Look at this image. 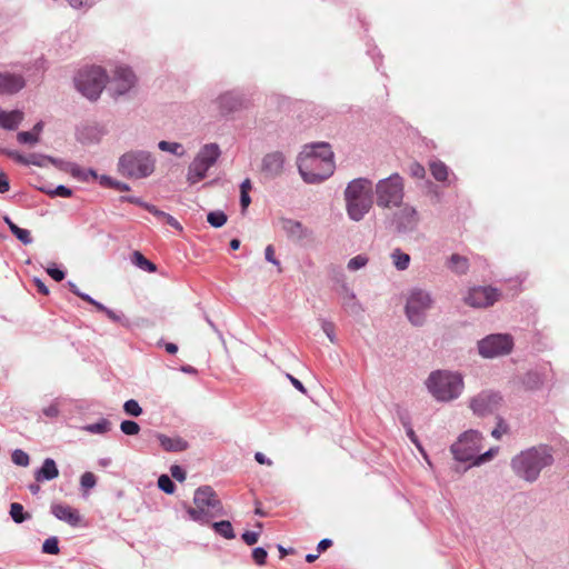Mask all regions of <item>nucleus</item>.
<instances>
[{"label": "nucleus", "mask_w": 569, "mask_h": 569, "mask_svg": "<svg viewBox=\"0 0 569 569\" xmlns=\"http://www.w3.org/2000/svg\"><path fill=\"white\" fill-rule=\"evenodd\" d=\"M287 378L289 379V381L292 383V386L299 390L300 392L302 393H306L307 390L306 388L303 387L302 382L300 380H298L297 378H295L293 376H291L290 373H287Z\"/></svg>", "instance_id": "0e129e2a"}, {"label": "nucleus", "mask_w": 569, "mask_h": 569, "mask_svg": "<svg viewBox=\"0 0 569 569\" xmlns=\"http://www.w3.org/2000/svg\"><path fill=\"white\" fill-rule=\"evenodd\" d=\"M340 297L342 307L347 312L352 316H360L363 313L365 308L357 299L355 291L350 287L343 286L340 291Z\"/></svg>", "instance_id": "aec40b11"}, {"label": "nucleus", "mask_w": 569, "mask_h": 569, "mask_svg": "<svg viewBox=\"0 0 569 569\" xmlns=\"http://www.w3.org/2000/svg\"><path fill=\"white\" fill-rule=\"evenodd\" d=\"M42 552L48 555H58L60 552L57 537H50L42 543Z\"/></svg>", "instance_id": "79ce46f5"}, {"label": "nucleus", "mask_w": 569, "mask_h": 569, "mask_svg": "<svg viewBox=\"0 0 569 569\" xmlns=\"http://www.w3.org/2000/svg\"><path fill=\"white\" fill-rule=\"evenodd\" d=\"M123 410L127 415L132 417H139L142 413V408L138 403V401L130 399L127 400L123 405Z\"/></svg>", "instance_id": "49530a36"}, {"label": "nucleus", "mask_w": 569, "mask_h": 569, "mask_svg": "<svg viewBox=\"0 0 569 569\" xmlns=\"http://www.w3.org/2000/svg\"><path fill=\"white\" fill-rule=\"evenodd\" d=\"M286 163V156L281 151H272L262 158L261 169L262 172L270 177H279L283 172Z\"/></svg>", "instance_id": "f3484780"}, {"label": "nucleus", "mask_w": 569, "mask_h": 569, "mask_svg": "<svg viewBox=\"0 0 569 569\" xmlns=\"http://www.w3.org/2000/svg\"><path fill=\"white\" fill-rule=\"evenodd\" d=\"M433 305L435 299L429 290L418 287L410 289L405 306L408 321L415 327H422L427 322L428 312Z\"/></svg>", "instance_id": "1a4fd4ad"}, {"label": "nucleus", "mask_w": 569, "mask_h": 569, "mask_svg": "<svg viewBox=\"0 0 569 569\" xmlns=\"http://www.w3.org/2000/svg\"><path fill=\"white\" fill-rule=\"evenodd\" d=\"M432 177L440 182H443L449 177V168L440 160H432L429 163Z\"/></svg>", "instance_id": "2f4dec72"}, {"label": "nucleus", "mask_w": 569, "mask_h": 569, "mask_svg": "<svg viewBox=\"0 0 569 569\" xmlns=\"http://www.w3.org/2000/svg\"><path fill=\"white\" fill-rule=\"evenodd\" d=\"M552 462V449L547 445H539L516 455L511 459L510 467L518 478L527 482H535L540 472Z\"/></svg>", "instance_id": "f03ea898"}, {"label": "nucleus", "mask_w": 569, "mask_h": 569, "mask_svg": "<svg viewBox=\"0 0 569 569\" xmlns=\"http://www.w3.org/2000/svg\"><path fill=\"white\" fill-rule=\"evenodd\" d=\"M144 209H147L156 218H158L159 220H163L166 223H168L169 226L173 227L174 229H178V230L182 229L181 224L178 222V220L174 217H172L171 214H169V213H167L164 211L159 210L154 206H152V204H144Z\"/></svg>", "instance_id": "c756f323"}, {"label": "nucleus", "mask_w": 569, "mask_h": 569, "mask_svg": "<svg viewBox=\"0 0 569 569\" xmlns=\"http://www.w3.org/2000/svg\"><path fill=\"white\" fill-rule=\"evenodd\" d=\"M81 429L92 435H106L111 430V422L106 418H101L94 423L83 426Z\"/></svg>", "instance_id": "7c9ffc66"}, {"label": "nucleus", "mask_w": 569, "mask_h": 569, "mask_svg": "<svg viewBox=\"0 0 569 569\" xmlns=\"http://www.w3.org/2000/svg\"><path fill=\"white\" fill-rule=\"evenodd\" d=\"M499 296V292L495 288L475 287L468 291L465 301L473 308H487L492 306L498 300Z\"/></svg>", "instance_id": "2eb2a0df"}, {"label": "nucleus", "mask_w": 569, "mask_h": 569, "mask_svg": "<svg viewBox=\"0 0 569 569\" xmlns=\"http://www.w3.org/2000/svg\"><path fill=\"white\" fill-rule=\"evenodd\" d=\"M319 322H320L322 331L328 337V339L332 343H336L337 342V337H336V333H335V325L331 321H329L327 319H323V318H320Z\"/></svg>", "instance_id": "37998d69"}, {"label": "nucleus", "mask_w": 569, "mask_h": 569, "mask_svg": "<svg viewBox=\"0 0 569 569\" xmlns=\"http://www.w3.org/2000/svg\"><path fill=\"white\" fill-rule=\"evenodd\" d=\"M346 211L352 221H361L372 207V182L367 178L351 180L343 192Z\"/></svg>", "instance_id": "20e7f679"}, {"label": "nucleus", "mask_w": 569, "mask_h": 569, "mask_svg": "<svg viewBox=\"0 0 569 569\" xmlns=\"http://www.w3.org/2000/svg\"><path fill=\"white\" fill-rule=\"evenodd\" d=\"M108 73L100 66H83L73 76V83L77 91L91 101L101 96L108 82Z\"/></svg>", "instance_id": "0eeeda50"}, {"label": "nucleus", "mask_w": 569, "mask_h": 569, "mask_svg": "<svg viewBox=\"0 0 569 569\" xmlns=\"http://www.w3.org/2000/svg\"><path fill=\"white\" fill-rule=\"evenodd\" d=\"M483 436L478 430H467L451 445V453L460 462H472L482 448Z\"/></svg>", "instance_id": "9b49d317"}, {"label": "nucleus", "mask_w": 569, "mask_h": 569, "mask_svg": "<svg viewBox=\"0 0 569 569\" xmlns=\"http://www.w3.org/2000/svg\"><path fill=\"white\" fill-rule=\"evenodd\" d=\"M264 258L268 262L272 263L273 266L278 267L279 271H281L280 268V261L276 258L274 254V248L272 244H269L264 249Z\"/></svg>", "instance_id": "864d4df0"}, {"label": "nucleus", "mask_w": 569, "mask_h": 569, "mask_svg": "<svg viewBox=\"0 0 569 569\" xmlns=\"http://www.w3.org/2000/svg\"><path fill=\"white\" fill-rule=\"evenodd\" d=\"M390 258L395 268L399 271H405L409 268L410 256L403 252L401 249L396 248L391 251Z\"/></svg>", "instance_id": "cd10ccee"}, {"label": "nucleus", "mask_w": 569, "mask_h": 569, "mask_svg": "<svg viewBox=\"0 0 569 569\" xmlns=\"http://www.w3.org/2000/svg\"><path fill=\"white\" fill-rule=\"evenodd\" d=\"M194 507H187L189 518L200 525H208L212 518L224 515L223 506L213 489L200 487L193 495Z\"/></svg>", "instance_id": "423d86ee"}, {"label": "nucleus", "mask_w": 569, "mask_h": 569, "mask_svg": "<svg viewBox=\"0 0 569 569\" xmlns=\"http://www.w3.org/2000/svg\"><path fill=\"white\" fill-rule=\"evenodd\" d=\"M397 208L398 211L392 214V224L397 232L409 233L416 230L420 221L416 208L408 203H402Z\"/></svg>", "instance_id": "4468645a"}, {"label": "nucleus", "mask_w": 569, "mask_h": 569, "mask_svg": "<svg viewBox=\"0 0 569 569\" xmlns=\"http://www.w3.org/2000/svg\"><path fill=\"white\" fill-rule=\"evenodd\" d=\"M58 476H59L58 467L56 465V461L51 458H46L43 460L41 468H39L34 472V479L38 482L50 481V480L56 479Z\"/></svg>", "instance_id": "5701e85b"}, {"label": "nucleus", "mask_w": 569, "mask_h": 569, "mask_svg": "<svg viewBox=\"0 0 569 569\" xmlns=\"http://www.w3.org/2000/svg\"><path fill=\"white\" fill-rule=\"evenodd\" d=\"M158 148L159 150L171 153L178 158L186 156V149L180 142L161 140L158 142Z\"/></svg>", "instance_id": "c85d7f7f"}, {"label": "nucleus", "mask_w": 569, "mask_h": 569, "mask_svg": "<svg viewBox=\"0 0 569 569\" xmlns=\"http://www.w3.org/2000/svg\"><path fill=\"white\" fill-rule=\"evenodd\" d=\"M23 120V112L20 110H0V127L6 130H16Z\"/></svg>", "instance_id": "b1692460"}, {"label": "nucleus", "mask_w": 569, "mask_h": 569, "mask_svg": "<svg viewBox=\"0 0 569 569\" xmlns=\"http://www.w3.org/2000/svg\"><path fill=\"white\" fill-rule=\"evenodd\" d=\"M513 348V339L507 333H493L478 341V351L482 358L493 359L507 356Z\"/></svg>", "instance_id": "f8f14e48"}, {"label": "nucleus", "mask_w": 569, "mask_h": 569, "mask_svg": "<svg viewBox=\"0 0 569 569\" xmlns=\"http://www.w3.org/2000/svg\"><path fill=\"white\" fill-rule=\"evenodd\" d=\"M508 425L503 421L502 418H499L497 427L491 431V436L495 439H500L502 435L508 432Z\"/></svg>", "instance_id": "603ef678"}, {"label": "nucleus", "mask_w": 569, "mask_h": 569, "mask_svg": "<svg viewBox=\"0 0 569 569\" xmlns=\"http://www.w3.org/2000/svg\"><path fill=\"white\" fill-rule=\"evenodd\" d=\"M376 203L382 209H393L403 203L405 182L399 173L380 179L375 186Z\"/></svg>", "instance_id": "9d476101"}, {"label": "nucleus", "mask_w": 569, "mask_h": 569, "mask_svg": "<svg viewBox=\"0 0 569 569\" xmlns=\"http://www.w3.org/2000/svg\"><path fill=\"white\" fill-rule=\"evenodd\" d=\"M279 227L293 241H301L310 236V231L301 222L293 219L281 218Z\"/></svg>", "instance_id": "a211bd4d"}, {"label": "nucleus", "mask_w": 569, "mask_h": 569, "mask_svg": "<svg viewBox=\"0 0 569 569\" xmlns=\"http://www.w3.org/2000/svg\"><path fill=\"white\" fill-rule=\"evenodd\" d=\"M17 140L23 144L34 146L39 142V137L32 131H21L17 134Z\"/></svg>", "instance_id": "a18cd8bd"}, {"label": "nucleus", "mask_w": 569, "mask_h": 569, "mask_svg": "<svg viewBox=\"0 0 569 569\" xmlns=\"http://www.w3.org/2000/svg\"><path fill=\"white\" fill-rule=\"evenodd\" d=\"M132 262L140 269L148 271V272H154L156 271V264L149 261L142 253L139 251H134L132 254Z\"/></svg>", "instance_id": "f704fd0d"}, {"label": "nucleus", "mask_w": 569, "mask_h": 569, "mask_svg": "<svg viewBox=\"0 0 569 569\" xmlns=\"http://www.w3.org/2000/svg\"><path fill=\"white\" fill-rule=\"evenodd\" d=\"M48 274L56 281H61L64 279V272L56 267H49L47 269Z\"/></svg>", "instance_id": "052dcab7"}, {"label": "nucleus", "mask_w": 569, "mask_h": 569, "mask_svg": "<svg viewBox=\"0 0 569 569\" xmlns=\"http://www.w3.org/2000/svg\"><path fill=\"white\" fill-rule=\"evenodd\" d=\"M297 166L305 182L320 183L335 171L333 152L325 142L305 146L297 158Z\"/></svg>", "instance_id": "f257e3e1"}, {"label": "nucleus", "mask_w": 569, "mask_h": 569, "mask_svg": "<svg viewBox=\"0 0 569 569\" xmlns=\"http://www.w3.org/2000/svg\"><path fill=\"white\" fill-rule=\"evenodd\" d=\"M157 438H158L161 447L166 451L178 452V451H183L188 448V442L180 437H168V436L160 433L157 436Z\"/></svg>", "instance_id": "393cba45"}, {"label": "nucleus", "mask_w": 569, "mask_h": 569, "mask_svg": "<svg viewBox=\"0 0 569 569\" xmlns=\"http://www.w3.org/2000/svg\"><path fill=\"white\" fill-rule=\"evenodd\" d=\"M48 163H56V160L41 153H30L27 156L26 166L46 167Z\"/></svg>", "instance_id": "72a5a7b5"}, {"label": "nucleus", "mask_w": 569, "mask_h": 569, "mask_svg": "<svg viewBox=\"0 0 569 569\" xmlns=\"http://www.w3.org/2000/svg\"><path fill=\"white\" fill-rule=\"evenodd\" d=\"M157 168V157L144 149L124 152L117 163L118 172L129 179H144L152 176Z\"/></svg>", "instance_id": "39448f33"}, {"label": "nucleus", "mask_w": 569, "mask_h": 569, "mask_svg": "<svg viewBox=\"0 0 569 569\" xmlns=\"http://www.w3.org/2000/svg\"><path fill=\"white\" fill-rule=\"evenodd\" d=\"M207 221L214 228H220L227 222V216L222 211H211L207 216Z\"/></svg>", "instance_id": "58836bf2"}, {"label": "nucleus", "mask_w": 569, "mask_h": 569, "mask_svg": "<svg viewBox=\"0 0 569 569\" xmlns=\"http://www.w3.org/2000/svg\"><path fill=\"white\" fill-rule=\"evenodd\" d=\"M3 153L6 156L12 158L17 162L26 166L27 156H23V154H21L20 152L16 151V150H4Z\"/></svg>", "instance_id": "bf43d9fd"}, {"label": "nucleus", "mask_w": 569, "mask_h": 569, "mask_svg": "<svg viewBox=\"0 0 569 569\" xmlns=\"http://www.w3.org/2000/svg\"><path fill=\"white\" fill-rule=\"evenodd\" d=\"M409 173L413 178L423 179L426 176V170H425V167L422 164H420L419 162H412L409 166Z\"/></svg>", "instance_id": "3c124183"}, {"label": "nucleus", "mask_w": 569, "mask_h": 569, "mask_svg": "<svg viewBox=\"0 0 569 569\" xmlns=\"http://www.w3.org/2000/svg\"><path fill=\"white\" fill-rule=\"evenodd\" d=\"M425 387L436 401L447 403L462 395L465 380L459 371L438 369L429 373Z\"/></svg>", "instance_id": "7ed1b4c3"}, {"label": "nucleus", "mask_w": 569, "mask_h": 569, "mask_svg": "<svg viewBox=\"0 0 569 569\" xmlns=\"http://www.w3.org/2000/svg\"><path fill=\"white\" fill-rule=\"evenodd\" d=\"M10 183L9 180L4 177L3 173H0V193H4L9 191Z\"/></svg>", "instance_id": "774afa93"}, {"label": "nucleus", "mask_w": 569, "mask_h": 569, "mask_svg": "<svg viewBox=\"0 0 569 569\" xmlns=\"http://www.w3.org/2000/svg\"><path fill=\"white\" fill-rule=\"evenodd\" d=\"M158 487L166 493H173L176 486L167 475H161L158 479Z\"/></svg>", "instance_id": "de8ad7c7"}, {"label": "nucleus", "mask_w": 569, "mask_h": 569, "mask_svg": "<svg viewBox=\"0 0 569 569\" xmlns=\"http://www.w3.org/2000/svg\"><path fill=\"white\" fill-rule=\"evenodd\" d=\"M81 299L94 306L99 311L106 312L108 308L100 303L99 301L91 298L89 295H81Z\"/></svg>", "instance_id": "680f3d73"}, {"label": "nucleus", "mask_w": 569, "mask_h": 569, "mask_svg": "<svg viewBox=\"0 0 569 569\" xmlns=\"http://www.w3.org/2000/svg\"><path fill=\"white\" fill-rule=\"evenodd\" d=\"M51 512L56 518L72 527H77L81 520L78 511L67 505L53 503L51 506Z\"/></svg>", "instance_id": "4be33fe9"}, {"label": "nucleus", "mask_w": 569, "mask_h": 569, "mask_svg": "<svg viewBox=\"0 0 569 569\" xmlns=\"http://www.w3.org/2000/svg\"><path fill=\"white\" fill-rule=\"evenodd\" d=\"M170 473L178 481H183L186 479V472L180 466H172L170 468Z\"/></svg>", "instance_id": "13d9d810"}, {"label": "nucleus", "mask_w": 569, "mask_h": 569, "mask_svg": "<svg viewBox=\"0 0 569 569\" xmlns=\"http://www.w3.org/2000/svg\"><path fill=\"white\" fill-rule=\"evenodd\" d=\"M267 556L268 553L262 547H257L252 551V558L259 566L266 563Z\"/></svg>", "instance_id": "6e6d98bb"}, {"label": "nucleus", "mask_w": 569, "mask_h": 569, "mask_svg": "<svg viewBox=\"0 0 569 569\" xmlns=\"http://www.w3.org/2000/svg\"><path fill=\"white\" fill-rule=\"evenodd\" d=\"M68 172L80 181H89L90 179H97L98 174L92 169H83L76 163H69L67 168Z\"/></svg>", "instance_id": "bb28decb"}, {"label": "nucleus", "mask_w": 569, "mask_h": 569, "mask_svg": "<svg viewBox=\"0 0 569 569\" xmlns=\"http://www.w3.org/2000/svg\"><path fill=\"white\" fill-rule=\"evenodd\" d=\"M221 154V148L217 142L202 144L188 166L187 182L193 186L207 178L209 170L216 166Z\"/></svg>", "instance_id": "6e6552de"}, {"label": "nucleus", "mask_w": 569, "mask_h": 569, "mask_svg": "<svg viewBox=\"0 0 569 569\" xmlns=\"http://www.w3.org/2000/svg\"><path fill=\"white\" fill-rule=\"evenodd\" d=\"M120 430L127 436H136L140 431V426L132 420H123L120 423Z\"/></svg>", "instance_id": "c03bdc74"}, {"label": "nucleus", "mask_w": 569, "mask_h": 569, "mask_svg": "<svg viewBox=\"0 0 569 569\" xmlns=\"http://www.w3.org/2000/svg\"><path fill=\"white\" fill-rule=\"evenodd\" d=\"M216 103L218 104V108L220 109L221 113H230L241 108L243 99L239 93L228 91L220 94L217 98Z\"/></svg>", "instance_id": "412c9836"}, {"label": "nucleus", "mask_w": 569, "mask_h": 569, "mask_svg": "<svg viewBox=\"0 0 569 569\" xmlns=\"http://www.w3.org/2000/svg\"><path fill=\"white\" fill-rule=\"evenodd\" d=\"M212 528L217 535L223 537L224 539L230 540L236 537L232 525L228 520L213 522Z\"/></svg>", "instance_id": "473e14b6"}, {"label": "nucleus", "mask_w": 569, "mask_h": 569, "mask_svg": "<svg viewBox=\"0 0 569 569\" xmlns=\"http://www.w3.org/2000/svg\"><path fill=\"white\" fill-rule=\"evenodd\" d=\"M99 182L101 186L109 187V188L116 189L118 191H129L130 190V186L128 183L116 180L109 176H101L99 178Z\"/></svg>", "instance_id": "e433bc0d"}, {"label": "nucleus", "mask_w": 569, "mask_h": 569, "mask_svg": "<svg viewBox=\"0 0 569 569\" xmlns=\"http://www.w3.org/2000/svg\"><path fill=\"white\" fill-rule=\"evenodd\" d=\"M10 516L16 523H22L31 518V516L23 510V506L18 502H12L10 506Z\"/></svg>", "instance_id": "c9c22d12"}, {"label": "nucleus", "mask_w": 569, "mask_h": 569, "mask_svg": "<svg viewBox=\"0 0 569 569\" xmlns=\"http://www.w3.org/2000/svg\"><path fill=\"white\" fill-rule=\"evenodd\" d=\"M448 268L457 274H465L469 269V261L466 257L453 253L448 260Z\"/></svg>", "instance_id": "a878e982"}, {"label": "nucleus", "mask_w": 569, "mask_h": 569, "mask_svg": "<svg viewBox=\"0 0 569 569\" xmlns=\"http://www.w3.org/2000/svg\"><path fill=\"white\" fill-rule=\"evenodd\" d=\"M502 403V396L493 390H482L469 399V408L477 417L495 413Z\"/></svg>", "instance_id": "ddd939ff"}, {"label": "nucleus", "mask_w": 569, "mask_h": 569, "mask_svg": "<svg viewBox=\"0 0 569 569\" xmlns=\"http://www.w3.org/2000/svg\"><path fill=\"white\" fill-rule=\"evenodd\" d=\"M12 233L23 243L30 244L32 242V237L29 230L22 229L18 226L12 227Z\"/></svg>", "instance_id": "09e8293b"}, {"label": "nucleus", "mask_w": 569, "mask_h": 569, "mask_svg": "<svg viewBox=\"0 0 569 569\" xmlns=\"http://www.w3.org/2000/svg\"><path fill=\"white\" fill-rule=\"evenodd\" d=\"M112 84L117 94H126L136 84V76L133 71L126 66H118L112 76Z\"/></svg>", "instance_id": "dca6fc26"}, {"label": "nucleus", "mask_w": 569, "mask_h": 569, "mask_svg": "<svg viewBox=\"0 0 569 569\" xmlns=\"http://www.w3.org/2000/svg\"><path fill=\"white\" fill-rule=\"evenodd\" d=\"M96 483V476L92 472L87 471L80 478V485L83 489H92Z\"/></svg>", "instance_id": "8fccbe9b"}, {"label": "nucleus", "mask_w": 569, "mask_h": 569, "mask_svg": "<svg viewBox=\"0 0 569 569\" xmlns=\"http://www.w3.org/2000/svg\"><path fill=\"white\" fill-rule=\"evenodd\" d=\"M254 459L260 465H267V466L272 465V461L269 458H267L262 452H257L254 455Z\"/></svg>", "instance_id": "338daca9"}, {"label": "nucleus", "mask_w": 569, "mask_h": 569, "mask_svg": "<svg viewBox=\"0 0 569 569\" xmlns=\"http://www.w3.org/2000/svg\"><path fill=\"white\" fill-rule=\"evenodd\" d=\"M48 193L52 197L69 198L72 196V190L66 186L60 184L56 189L48 191Z\"/></svg>", "instance_id": "5fc2aeb1"}, {"label": "nucleus", "mask_w": 569, "mask_h": 569, "mask_svg": "<svg viewBox=\"0 0 569 569\" xmlns=\"http://www.w3.org/2000/svg\"><path fill=\"white\" fill-rule=\"evenodd\" d=\"M43 415L50 418H56L59 415L58 405L51 403L50 406L43 408Z\"/></svg>", "instance_id": "e2e57ef3"}, {"label": "nucleus", "mask_w": 569, "mask_h": 569, "mask_svg": "<svg viewBox=\"0 0 569 569\" xmlns=\"http://www.w3.org/2000/svg\"><path fill=\"white\" fill-rule=\"evenodd\" d=\"M369 259L366 254H358L348 261L347 268L350 271H358L367 266Z\"/></svg>", "instance_id": "ea45409f"}, {"label": "nucleus", "mask_w": 569, "mask_h": 569, "mask_svg": "<svg viewBox=\"0 0 569 569\" xmlns=\"http://www.w3.org/2000/svg\"><path fill=\"white\" fill-rule=\"evenodd\" d=\"M498 451H499V447H492L481 455H479V452H478L476 455L475 459L472 460V462L469 465V467H478V466H481V465L492 460L496 457V455L498 453Z\"/></svg>", "instance_id": "4c0bfd02"}, {"label": "nucleus", "mask_w": 569, "mask_h": 569, "mask_svg": "<svg viewBox=\"0 0 569 569\" xmlns=\"http://www.w3.org/2000/svg\"><path fill=\"white\" fill-rule=\"evenodd\" d=\"M250 202L251 198L249 192H240V204L243 211L249 207Z\"/></svg>", "instance_id": "69168bd1"}, {"label": "nucleus", "mask_w": 569, "mask_h": 569, "mask_svg": "<svg viewBox=\"0 0 569 569\" xmlns=\"http://www.w3.org/2000/svg\"><path fill=\"white\" fill-rule=\"evenodd\" d=\"M11 460L14 465L20 467H28L30 463L29 455L21 449H14L12 451Z\"/></svg>", "instance_id": "a19ab883"}, {"label": "nucleus", "mask_w": 569, "mask_h": 569, "mask_svg": "<svg viewBox=\"0 0 569 569\" xmlns=\"http://www.w3.org/2000/svg\"><path fill=\"white\" fill-rule=\"evenodd\" d=\"M259 536H260V532L246 531L242 533V539L247 545L252 546V545L257 543Z\"/></svg>", "instance_id": "4d7b16f0"}, {"label": "nucleus", "mask_w": 569, "mask_h": 569, "mask_svg": "<svg viewBox=\"0 0 569 569\" xmlns=\"http://www.w3.org/2000/svg\"><path fill=\"white\" fill-rule=\"evenodd\" d=\"M26 86V81L21 74L0 72V93L13 94Z\"/></svg>", "instance_id": "6ab92c4d"}]
</instances>
